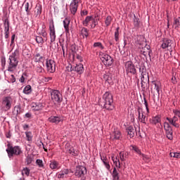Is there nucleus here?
Returning a JSON list of instances; mask_svg holds the SVG:
<instances>
[{
    "mask_svg": "<svg viewBox=\"0 0 180 180\" xmlns=\"http://www.w3.org/2000/svg\"><path fill=\"white\" fill-rule=\"evenodd\" d=\"M143 101H144V105L146 108L148 107V103L147 102V100L146 99V98H143Z\"/></svg>",
    "mask_w": 180,
    "mask_h": 180,
    "instance_id": "obj_63",
    "label": "nucleus"
},
{
    "mask_svg": "<svg viewBox=\"0 0 180 180\" xmlns=\"http://www.w3.org/2000/svg\"><path fill=\"white\" fill-rule=\"evenodd\" d=\"M60 163L56 160H53L50 163L51 169H60Z\"/></svg>",
    "mask_w": 180,
    "mask_h": 180,
    "instance_id": "obj_24",
    "label": "nucleus"
},
{
    "mask_svg": "<svg viewBox=\"0 0 180 180\" xmlns=\"http://www.w3.org/2000/svg\"><path fill=\"white\" fill-rule=\"evenodd\" d=\"M170 157H173V158H180V152L170 153Z\"/></svg>",
    "mask_w": 180,
    "mask_h": 180,
    "instance_id": "obj_44",
    "label": "nucleus"
},
{
    "mask_svg": "<svg viewBox=\"0 0 180 180\" xmlns=\"http://www.w3.org/2000/svg\"><path fill=\"white\" fill-rule=\"evenodd\" d=\"M20 82H25V77L23 75L21 76V77L19 79Z\"/></svg>",
    "mask_w": 180,
    "mask_h": 180,
    "instance_id": "obj_62",
    "label": "nucleus"
},
{
    "mask_svg": "<svg viewBox=\"0 0 180 180\" xmlns=\"http://www.w3.org/2000/svg\"><path fill=\"white\" fill-rule=\"evenodd\" d=\"M110 23H112V17L108 16L105 18V24L106 25V26H110Z\"/></svg>",
    "mask_w": 180,
    "mask_h": 180,
    "instance_id": "obj_40",
    "label": "nucleus"
},
{
    "mask_svg": "<svg viewBox=\"0 0 180 180\" xmlns=\"http://www.w3.org/2000/svg\"><path fill=\"white\" fill-rule=\"evenodd\" d=\"M150 49V47L149 45H146L144 47L141 49V54H143L145 57H147V56L151 57V49Z\"/></svg>",
    "mask_w": 180,
    "mask_h": 180,
    "instance_id": "obj_14",
    "label": "nucleus"
},
{
    "mask_svg": "<svg viewBox=\"0 0 180 180\" xmlns=\"http://www.w3.org/2000/svg\"><path fill=\"white\" fill-rule=\"evenodd\" d=\"M10 82H12V84H13V82H16V78H15V76L13 75H11Z\"/></svg>",
    "mask_w": 180,
    "mask_h": 180,
    "instance_id": "obj_55",
    "label": "nucleus"
},
{
    "mask_svg": "<svg viewBox=\"0 0 180 180\" xmlns=\"http://www.w3.org/2000/svg\"><path fill=\"white\" fill-rule=\"evenodd\" d=\"M75 175L77 178H80L81 180H85L86 179L85 175H86V167L84 166L76 167Z\"/></svg>",
    "mask_w": 180,
    "mask_h": 180,
    "instance_id": "obj_5",
    "label": "nucleus"
},
{
    "mask_svg": "<svg viewBox=\"0 0 180 180\" xmlns=\"http://www.w3.org/2000/svg\"><path fill=\"white\" fill-rule=\"evenodd\" d=\"M92 23L93 25H91V29H95V27H96V20H93Z\"/></svg>",
    "mask_w": 180,
    "mask_h": 180,
    "instance_id": "obj_57",
    "label": "nucleus"
},
{
    "mask_svg": "<svg viewBox=\"0 0 180 180\" xmlns=\"http://www.w3.org/2000/svg\"><path fill=\"white\" fill-rule=\"evenodd\" d=\"M39 15H41V6L40 5L37 6L34 9V15L36 18H37Z\"/></svg>",
    "mask_w": 180,
    "mask_h": 180,
    "instance_id": "obj_33",
    "label": "nucleus"
},
{
    "mask_svg": "<svg viewBox=\"0 0 180 180\" xmlns=\"http://www.w3.org/2000/svg\"><path fill=\"white\" fill-rule=\"evenodd\" d=\"M25 117H27V119H30L32 117V113L30 112H27L25 115Z\"/></svg>",
    "mask_w": 180,
    "mask_h": 180,
    "instance_id": "obj_61",
    "label": "nucleus"
},
{
    "mask_svg": "<svg viewBox=\"0 0 180 180\" xmlns=\"http://www.w3.org/2000/svg\"><path fill=\"white\" fill-rule=\"evenodd\" d=\"M75 71H77V72H79L80 74H82V72L84 71V65H82V63L77 65L75 67Z\"/></svg>",
    "mask_w": 180,
    "mask_h": 180,
    "instance_id": "obj_31",
    "label": "nucleus"
},
{
    "mask_svg": "<svg viewBox=\"0 0 180 180\" xmlns=\"http://www.w3.org/2000/svg\"><path fill=\"white\" fill-rule=\"evenodd\" d=\"M25 9L27 13H29V12H30V9H32V6L30 7L29 3H25Z\"/></svg>",
    "mask_w": 180,
    "mask_h": 180,
    "instance_id": "obj_48",
    "label": "nucleus"
},
{
    "mask_svg": "<svg viewBox=\"0 0 180 180\" xmlns=\"http://www.w3.org/2000/svg\"><path fill=\"white\" fill-rule=\"evenodd\" d=\"M81 15L82 16H86V15H88V11L86 10H84L81 12Z\"/></svg>",
    "mask_w": 180,
    "mask_h": 180,
    "instance_id": "obj_60",
    "label": "nucleus"
},
{
    "mask_svg": "<svg viewBox=\"0 0 180 180\" xmlns=\"http://www.w3.org/2000/svg\"><path fill=\"white\" fill-rule=\"evenodd\" d=\"M112 160L114 164H115V167H117H117L120 168V160H119L117 159V158H116L115 159V158H113V157L112 158Z\"/></svg>",
    "mask_w": 180,
    "mask_h": 180,
    "instance_id": "obj_35",
    "label": "nucleus"
},
{
    "mask_svg": "<svg viewBox=\"0 0 180 180\" xmlns=\"http://www.w3.org/2000/svg\"><path fill=\"white\" fill-rule=\"evenodd\" d=\"M37 165L39 167V168H43L44 165H43V160L40 159H37L36 161Z\"/></svg>",
    "mask_w": 180,
    "mask_h": 180,
    "instance_id": "obj_49",
    "label": "nucleus"
},
{
    "mask_svg": "<svg viewBox=\"0 0 180 180\" xmlns=\"http://www.w3.org/2000/svg\"><path fill=\"white\" fill-rule=\"evenodd\" d=\"M80 34L82 36L83 39H84V37L88 39V36H89V30L85 27H82L80 30Z\"/></svg>",
    "mask_w": 180,
    "mask_h": 180,
    "instance_id": "obj_25",
    "label": "nucleus"
},
{
    "mask_svg": "<svg viewBox=\"0 0 180 180\" xmlns=\"http://www.w3.org/2000/svg\"><path fill=\"white\" fill-rule=\"evenodd\" d=\"M126 131L128 136H129L130 139H133V137H134V134L136 133V129H134V127H133L132 126H129L127 127Z\"/></svg>",
    "mask_w": 180,
    "mask_h": 180,
    "instance_id": "obj_22",
    "label": "nucleus"
},
{
    "mask_svg": "<svg viewBox=\"0 0 180 180\" xmlns=\"http://www.w3.org/2000/svg\"><path fill=\"white\" fill-rule=\"evenodd\" d=\"M51 98L53 102H56L57 103H61L63 102V96L58 90H53L51 92Z\"/></svg>",
    "mask_w": 180,
    "mask_h": 180,
    "instance_id": "obj_6",
    "label": "nucleus"
},
{
    "mask_svg": "<svg viewBox=\"0 0 180 180\" xmlns=\"http://www.w3.org/2000/svg\"><path fill=\"white\" fill-rule=\"evenodd\" d=\"M103 108L107 110H113L115 105H113V96L109 92H105L103 96Z\"/></svg>",
    "mask_w": 180,
    "mask_h": 180,
    "instance_id": "obj_2",
    "label": "nucleus"
},
{
    "mask_svg": "<svg viewBox=\"0 0 180 180\" xmlns=\"http://www.w3.org/2000/svg\"><path fill=\"white\" fill-rule=\"evenodd\" d=\"M67 152L69 154H72V155H74V154H75V150H74L73 147H70L69 149H68Z\"/></svg>",
    "mask_w": 180,
    "mask_h": 180,
    "instance_id": "obj_52",
    "label": "nucleus"
},
{
    "mask_svg": "<svg viewBox=\"0 0 180 180\" xmlns=\"http://www.w3.org/2000/svg\"><path fill=\"white\" fill-rule=\"evenodd\" d=\"M134 25L135 27H139L140 26V20L136 18V15H134Z\"/></svg>",
    "mask_w": 180,
    "mask_h": 180,
    "instance_id": "obj_36",
    "label": "nucleus"
},
{
    "mask_svg": "<svg viewBox=\"0 0 180 180\" xmlns=\"http://www.w3.org/2000/svg\"><path fill=\"white\" fill-rule=\"evenodd\" d=\"M31 107L32 110L36 112L43 109V104L41 103H32Z\"/></svg>",
    "mask_w": 180,
    "mask_h": 180,
    "instance_id": "obj_21",
    "label": "nucleus"
},
{
    "mask_svg": "<svg viewBox=\"0 0 180 180\" xmlns=\"http://www.w3.org/2000/svg\"><path fill=\"white\" fill-rule=\"evenodd\" d=\"M139 72H141V86L143 87V82H144V76L146 75V74L144 72H143V71H141V68H139Z\"/></svg>",
    "mask_w": 180,
    "mask_h": 180,
    "instance_id": "obj_51",
    "label": "nucleus"
},
{
    "mask_svg": "<svg viewBox=\"0 0 180 180\" xmlns=\"http://www.w3.org/2000/svg\"><path fill=\"white\" fill-rule=\"evenodd\" d=\"M112 176V180H119L120 178V176L119 175V171H117L116 167L113 168Z\"/></svg>",
    "mask_w": 180,
    "mask_h": 180,
    "instance_id": "obj_29",
    "label": "nucleus"
},
{
    "mask_svg": "<svg viewBox=\"0 0 180 180\" xmlns=\"http://www.w3.org/2000/svg\"><path fill=\"white\" fill-rule=\"evenodd\" d=\"M4 22V37L5 39H8L9 37V19L6 18L3 20Z\"/></svg>",
    "mask_w": 180,
    "mask_h": 180,
    "instance_id": "obj_13",
    "label": "nucleus"
},
{
    "mask_svg": "<svg viewBox=\"0 0 180 180\" xmlns=\"http://www.w3.org/2000/svg\"><path fill=\"white\" fill-rule=\"evenodd\" d=\"M138 113H139V119L141 123H144L146 124V115H144V111H143V108L139 107L138 108Z\"/></svg>",
    "mask_w": 180,
    "mask_h": 180,
    "instance_id": "obj_17",
    "label": "nucleus"
},
{
    "mask_svg": "<svg viewBox=\"0 0 180 180\" xmlns=\"http://www.w3.org/2000/svg\"><path fill=\"white\" fill-rule=\"evenodd\" d=\"M131 148H132V150L134 151H135V153H136V154H139V155H141V151L140 150V149H139V148L136 146H131Z\"/></svg>",
    "mask_w": 180,
    "mask_h": 180,
    "instance_id": "obj_39",
    "label": "nucleus"
},
{
    "mask_svg": "<svg viewBox=\"0 0 180 180\" xmlns=\"http://www.w3.org/2000/svg\"><path fill=\"white\" fill-rule=\"evenodd\" d=\"M119 157L121 161H126V153H124V152H120L119 153Z\"/></svg>",
    "mask_w": 180,
    "mask_h": 180,
    "instance_id": "obj_45",
    "label": "nucleus"
},
{
    "mask_svg": "<svg viewBox=\"0 0 180 180\" xmlns=\"http://www.w3.org/2000/svg\"><path fill=\"white\" fill-rule=\"evenodd\" d=\"M70 19L65 18L63 20V26L65 30L66 33H70Z\"/></svg>",
    "mask_w": 180,
    "mask_h": 180,
    "instance_id": "obj_27",
    "label": "nucleus"
},
{
    "mask_svg": "<svg viewBox=\"0 0 180 180\" xmlns=\"http://www.w3.org/2000/svg\"><path fill=\"white\" fill-rule=\"evenodd\" d=\"M32 93V86L27 85L23 89V94H25V95H29V94Z\"/></svg>",
    "mask_w": 180,
    "mask_h": 180,
    "instance_id": "obj_34",
    "label": "nucleus"
},
{
    "mask_svg": "<svg viewBox=\"0 0 180 180\" xmlns=\"http://www.w3.org/2000/svg\"><path fill=\"white\" fill-rule=\"evenodd\" d=\"M166 120H168L169 123L172 124L174 127H176L177 129L179 127V124L176 123L178 120V117H176V115H174L172 118L167 117Z\"/></svg>",
    "mask_w": 180,
    "mask_h": 180,
    "instance_id": "obj_19",
    "label": "nucleus"
},
{
    "mask_svg": "<svg viewBox=\"0 0 180 180\" xmlns=\"http://www.w3.org/2000/svg\"><path fill=\"white\" fill-rule=\"evenodd\" d=\"M12 102H13V100H12L11 97L6 96L3 98L1 103L2 110H4L5 112L10 110V109L12 108Z\"/></svg>",
    "mask_w": 180,
    "mask_h": 180,
    "instance_id": "obj_4",
    "label": "nucleus"
},
{
    "mask_svg": "<svg viewBox=\"0 0 180 180\" xmlns=\"http://www.w3.org/2000/svg\"><path fill=\"white\" fill-rule=\"evenodd\" d=\"M14 112H16V115L18 116V115H20V113H22V108H20V106L18 105V106H15L14 108Z\"/></svg>",
    "mask_w": 180,
    "mask_h": 180,
    "instance_id": "obj_41",
    "label": "nucleus"
},
{
    "mask_svg": "<svg viewBox=\"0 0 180 180\" xmlns=\"http://www.w3.org/2000/svg\"><path fill=\"white\" fill-rule=\"evenodd\" d=\"M6 151L9 158H12L13 155H20V154L23 153V151H22V148H20V146H12L9 144L8 145V148H6Z\"/></svg>",
    "mask_w": 180,
    "mask_h": 180,
    "instance_id": "obj_3",
    "label": "nucleus"
},
{
    "mask_svg": "<svg viewBox=\"0 0 180 180\" xmlns=\"http://www.w3.org/2000/svg\"><path fill=\"white\" fill-rule=\"evenodd\" d=\"M46 65L49 72H56V62L53 60H46Z\"/></svg>",
    "mask_w": 180,
    "mask_h": 180,
    "instance_id": "obj_9",
    "label": "nucleus"
},
{
    "mask_svg": "<svg viewBox=\"0 0 180 180\" xmlns=\"http://www.w3.org/2000/svg\"><path fill=\"white\" fill-rule=\"evenodd\" d=\"M174 116L180 117V111L178 110H174Z\"/></svg>",
    "mask_w": 180,
    "mask_h": 180,
    "instance_id": "obj_58",
    "label": "nucleus"
},
{
    "mask_svg": "<svg viewBox=\"0 0 180 180\" xmlns=\"http://www.w3.org/2000/svg\"><path fill=\"white\" fill-rule=\"evenodd\" d=\"M104 165L105 166V168H107V169H110V165H109L108 161H104Z\"/></svg>",
    "mask_w": 180,
    "mask_h": 180,
    "instance_id": "obj_56",
    "label": "nucleus"
},
{
    "mask_svg": "<svg viewBox=\"0 0 180 180\" xmlns=\"http://www.w3.org/2000/svg\"><path fill=\"white\" fill-rule=\"evenodd\" d=\"M32 161H33V158H32L30 156H27L26 158L27 165H30V164H32Z\"/></svg>",
    "mask_w": 180,
    "mask_h": 180,
    "instance_id": "obj_53",
    "label": "nucleus"
},
{
    "mask_svg": "<svg viewBox=\"0 0 180 180\" xmlns=\"http://www.w3.org/2000/svg\"><path fill=\"white\" fill-rule=\"evenodd\" d=\"M34 60L35 63H41L42 65H44V57L41 56L40 53H37L34 56Z\"/></svg>",
    "mask_w": 180,
    "mask_h": 180,
    "instance_id": "obj_23",
    "label": "nucleus"
},
{
    "mask_svg": "<svg viewBox=\"0 0 180 180\" xmlns=\"http://www.w3.org/2000/svg\"><path fill=\"white\" fill-rule=\"evenodd\" d=\"M161 46H162V49H168V50L170 51L171 47H172V40L164 39Z\"/></svg>",
    "mask_w": 180,
    "mask_h": 180,
    "instance_id": "obj_16",
    "label": "nucleus"
},
{
    "mask_svg": "<svg viewBox=\"0 0 180 180\" xmlns=\"http://www.w3.org/2000/svg\"><path fill=\"white\" fill-rule=\"evenodd\" d=\"M36 70H37V72H39V73H40V72H43V70H44V69L41 68V65H39V66H38V67L37 68Z\"/></svg>",
    "mask_w": 180,
    "mask_h": 180,
    "instance_id": "obj_59",
    "label": "nucleus"
},
{
    "mask_svg": "<svg viewBox=\"0 0 180 180\" xmlns=\"http://www.w3.org/2000/svg\"><path fill=\"white\" fill-rule=\"evenodd\" d=\"M23 129L26 130L27 129H29V124H24L22 125Z\"/></svg>",
    "mask_w": 180,
    "mask_h": 180,
    "instance_id": "obj_64",
    "label": "nucleus"
},
{
    "mask_svg": "<svg viewBox=\"0 0 180 180\" xmlns=\"http://www.w3.org/2000/svg\"><path fill=\"white\" fill-rule=\"evenodd\" d=\"M39 34L44 37L45 41H47V32H46V25H43L42 28L39 32Z\"/></svg>",
    "mask_w": 180,
    "mask_h": 180,
    "instance_id": "obj_26",
    "label": "nucleus"
},
{
    "mask_svg": "<svg viewBox=\"0 0 180 180\" xmlns=\"http://www.w3.org/2000/svg\"><path fill=\"white\" fill-rule=\"evenodd\" d=\"M49 30H50V37H51V42L53 43L56 41V28L54 27V22H50L49 24Z\"/></svg>",
    "mask_w": 180,
    "mask_h": 180,
    "instance_id": "obj_11",
    "label": "nucleus"
},
{
    "mask_svg": "<svg viewBox=\"0 0 180 180\" xmlns=\"http://www.w3.org/2000/svg\"><path fill=\"white\" fill-rule=\"evenodd\" d=\"M173 27L176 29V30H178L180 29V17L177 18H174V22H173Z\"/></svg>",
    "mask_w": 180,
    "mask_h": 180,
    "instance_id": "obj_30",
    "label": "nucleus"
},
{
    "mask_svg": "<svg viewBox=\"0 0 180 180\" xmlns=\"http://www.w3.org/2000/svg\"><path fill=\"white\" fill-rule=\"evenodd\" d=\"M50 123H54L55 124H58L60 122H63V118L60 116H51L48 119Z\"/></svg>",
    "mask_w": 180,
    "mask_h": 180,
    "instance_id": "obj_18",
    "label": "nucleus"
},
{
    "mask_svg": "<svg viewBox=\"0 0 180 180\" xmlns=\"http://www.w3.org/2000/svg\"><path fill=\"white\" fill-rule=\"evenodd\" d=\"M94 20V19L92 18V16L86 17L85 20H83L84 26H88V25H89V22H93Z\"/></svg>",
    "mask_w": 180,
    "mask_h": 180,
    "instance_id": "obj_32",
    "label": "nucleus"
},
{
    "mask_svg": "<svg viewBox=\"0 0 180 180\" xmlns=\"http://www.w3.org/2000/svg\"><path fill=\"white\" fill-rule=\"evenodd\" d=\"M120 28L118 27H117L115 32V39L116 41H119V30Z\"/></svg>",
    "mask_w": 180,
    "mask_h": 180,
    "instance_id": "obj_47",
    "label": "nucleus"
},
{
    "mask_svg": "<svg viewBox=\"0 0 180 180\" xmlns=\"http://www.w3.org/2000/svg\"><path fill=\"white\" fill-rule=\"evenodd\" d=\"M23 174L27 175V176H29V175L30 174V169H29V168H27V167L24 168L22 171V174L23 175Z\"/></svg>",
    "mask_w": 180,
    "mask_h": 180,
    "instance_id": "obj_46",
    "label": "nucleus"
},
{
    "mask_svg": "<svg viewBox=\"0 0 180 180\" xmlns=\"http://www.w3.org/2000/svg\"><path fill=\"white\" fill-rule=\"evenodd\" d=\"M124 67L127 71V74H132L133 75L136 74V67L134 66L133 63H131V61H128L125 63Z\"/></svg>",
    "mask_w": 180,
    "mask_h": 180,
    "instance_id": "obj_7",
    "label": "nucleus"
},
{
    "mask_svg": "<svg viewBox=\"0 0 180 180\" xmlns=\"http://www.w3.org/2000/svg\"><path fill=\"white\" fill-rule=\"evenodd\" d=\"M103 79H105V81H110V79H112V77H110L108 75H103Z\"/></svg>",
    "mask_w": 180,
    "mask_h": 180,
    "instance_id": "obj_54",
    "label": "nucleus"
},
{
    "mask_svg": "<svg viewBox=\"0 0 180 180\" xmlns=\"http://www.w3.org/2000/svg\"><path fill=\"white\" fill-rule=\"evenodd\" d=\"M71 172V170L68 169H63L58 174V178L59 179H64V178H67V175Z\"/></svg>",
    "mask_w": 180,
    "mask_h": 180,
    "instance_id": "obj_15",
    "label": "nucleus"
},
{
    "mask_svg": "<svg viewBox=\"0 0 180 180\" xmlns=\"http://www.w3.org/2000/svg\"><path fill=\"white\" fill-rule=\"evenodd\" d=\"M141 155L143 160H144V161H147L148 162V161H150V157H148V155H144L143 153H141Z\"/></svg>",
    "mask_w": 180,
    "mask_h": 180,
    "instance_id": "obj_50",
    "label": "nucleus"
},
{
    "mask_svg": "<svg viewBox=\"0 0 180 180\" xmlns=\"http://www.w3.org/2000/svg\"><path fill=\"white\" fill-rule=\"evenodd\" d=\"M94 47H98V49H100V50H103V49H105V46H103V45L101 42L94 43Z\"/></svg>",
    "mask_w": 180,
    "mask_h": 180,
    "instance_id": "obj_37",
    "label": "nucleus"
},
{
    "mask_svg": "<svg viewBox=\"0 0 180 180\" xmlns=\"http://www.w3.org/2000/svg\"><path fill=\"white\" fill-rule=\"evenodd\" d=\"M153 84L155 85V89L157 91L158 94H160V86L161 85L160 82H153Z\"/></svg>",
    "mask_w": 180,
    "mask_h": 180,
    "instance_id": "obj_42",
    "label": "nucleus"
},
{
    "mask_svg": "<svg viewBox=\"0 0 180 180\" xmlns=\"http://www.w3.org/2000/svg\"><path fill=\"white\" fill-rule=\"evenodd\" d=\"M26 137L27 141H32V139H33V136L32 135V133L30 131L25 132Z\"/></svg>",
    "mask_w": 180,
    "mask_h": 180,
    "instance_id": "obj_43",
    "label": "nucleus"
},
{
    "mask_svg": "<svg viewBox=\"0 0 180 180\" xmlns=\"http://www.w3.org/2000/svg\"><path fill=\"white\" fill-rule=\"evenodd\" d=\"M101 60L104 65H106L107 67H110V65L113 64V58L108 54L103 55Z\"/></svg>",
    "mask_w": 180,
    "mask_h": 180,
    "instance_id": "obj_8",
    "label": "nucleus"
},
{
    "mask_svg": "<svg viewBox=\"0 0 180 180\" xmlns=\"http://www.w3.org/2000/svg\"><path fill=\"white\" fill-rule=\"evenodd\" d=\"M19 50L15 49L13 53L9 56L8 60V69L7 70L9 72H13L18 67V64H19Z\"/></svg>",
    "mask_w": 180,
    "mask_h": 180,
    "instance_id": "obj_1",
    "label": "nucleus"
},
{
    "mask_svg": "<svg viewBox=\"0 0 180 180\" xmlns=\"http://www.w3.org/2000/svg\"><path fill=\"white\" fill-rule=\"evenodd\" d=\"M123 136H122V132L118 129H115L112 133L110 134V140H122Z\"/></svg>",
    "mask_w": 180,
    "mask_h": 180,
    "instance_id": "obj_12",
    "label": "nucleus"
},
{
    "mask_svg": "<svg viewBox=\"0 0 180 180\" xmlns=\"http://www.w3.org/2000/svg\"><path fill=\"white\" fill-rule=\"evenodd\" d=\"M36 41L38 44H43L44 41H46V39H44V38L41 37V36H38L36 37Z\"/></svg>",
    "mask_w": 180,
    "mask_h": 180,
    "instance_id": "obj_38",
    "label": "nucleus"
},
{
    "mask_svg": "<svg viewBox=\"0 0 180 180\" xmlns=\"http://www.w3.org/2000/svg\"><path fill=\"white\" fill-rule=\"evenodd\" d=\"M70 11L72 15H75V13H77V11H78V2H76L75 0L71 3Z\"/></svg>",
    "mask_w": 180,
    "mask_h": 180,
    "instance_id": "obj_20",
    "label": "nucleus"
},
{
    "mask_svg": "<svg viewBox=\"0 0 180 180\" xmlns=\"http://www.w3.org/2000/svg\"><path fill=\"white\" fill-rule=\"evenodd\" d=\"M158 123H161V115L153 117L151 124L156 125L158 124Z\"/></svg>",
    "mask_w": 180,
    "mask_h": 180,
    "instance_id": "obj_28",
    "label": "nucleus"
},
{
    "mask_svg": "<svg viewBox=\"0 0 180 180\" xmlns=\"http://www.w3.org/2000/svg\"><path fill=\"white\" fill-rule=\"evenodd\" d=\"M164 129L166 131L167 138L169 140H172V139H173V136H172L173 132H172V128L169 125V123L165 122L164 123Z\"/></svg>",
    "mask_w": 180,
    "mask_h": 180,
    "instance_id": "obj_10",
    "label": "nucleus"
}]
</instances>
